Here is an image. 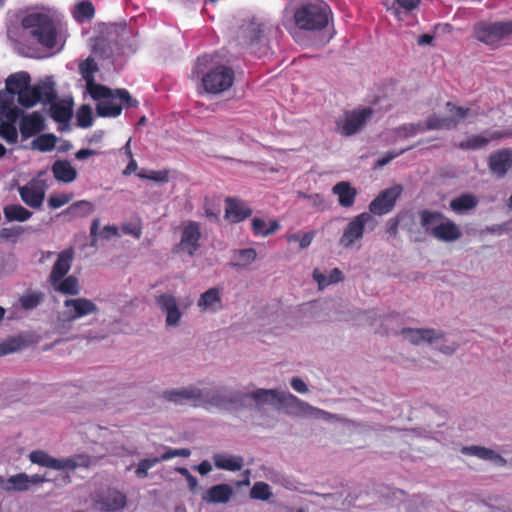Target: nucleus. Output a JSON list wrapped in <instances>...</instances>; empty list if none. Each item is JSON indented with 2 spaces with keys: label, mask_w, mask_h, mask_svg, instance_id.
I'll return each mask as SVG.
<instances>
[{
  "label": "nucleus",
  "mask_w": 512,
  "mask_h": 512,
  "mask_svg": "<svg viewBox=\"0 0 512 512\" xmlns=\"http://www.w3.org/2000/svg\"><path fill=\"white\" fill-rule=\"evenodd\" d=\"M214 465L218 469L227 471H240L244 466V460L241 456H230L226 454H215L213 456Z\"/></svg>",
  "instance_id": "nucleus-34"
},
{
  "label": "nucleus",
  "mask_w": 512,
  "mask_h": 512,
  "mask_svg": "<svg viewBox=\"0 0 512 512\" xmlns=\"http://www.w3.org/2000/svg\"><path fill=\"white\" fill-rule=\"evenodd\" d=\"M418 215L421 227L431 236L433 235V229L445 219V215L442 212L428 209L419 211Z\"/></svg>",
  "instance_id": "nucleus-33"
},
{
  "label": "nucleus",
  "mask_w": 512,
  "mask_h": 512,
  "mask_svg": "<svg viewBox=\"0 0 512 512\" xmlns=\"http://www.w3.org/2000/svg\"><path fill=\"white\" fill-rule=\"evenodd\" d=\"M251 228L255 236L267 237L276 233L280 229L277 220H271L268 224L265 220L255 217L251 221Z\"/></svg>",
  "instance_id": "nucleus-36"
},
{
  "label": "nucleus",
  "mask_w": 512,
  "mask_h": 512,
  "mask_svg": "<svg viewBox=\"0 0 512 512\" xmlns=\"http://www.w3.org/2000/svg\"><path fill=\"white\" fill-rule=\"evenodd\" d=\"M290 384H291V387L299 393H306L308 391V388H307V385L305 384V382L298 377H293L291 379Z\"/></svg>",
  "instance_id": "nucleus-62"
},
{
  "label": "nucleus",
  "mask_w": 512,
  "mask_h": 512,
  "mask_svg": "<svg viewBox=\"0 0 512 512\" xmlns=\"http://www.w3.org/2000/svg\"><path fill=\"white\" fill-rule=\"evenodd\" d=\"M313 279L318 283L319 287L330 285V282H328V277L322 274L319 269H314Z\"/></svg>",
  "instance_id": "nucleus-64"
},
{
  "label": "nucleus",
  "mask_w": 512,
  "mask_h": 512,
  "mask_svg": "<svg viewBox=\"0 0 512 512\" xmlns=\"http://www.w3.org/2000/svg\"><path fill=\"white\" fill-rule=\"evenodd\" d=\"M201 231L198 222L189 221L182 230L181 240L175 246L174 251L186 252L194 256L200 248Z\"/></svg>",
  "instance_id": "nucleus-15"
},
{
  "label": "nucleus",
  "mask_w": 512,
  "mask_h": 512,
  "mask_svg": "<svg viewBox=\"0 0 512 512\" xmlns=\"http://www.w3.org/2000/svg\"><path fill=\"white\" fill-rule=\"evenodd\" d=\"M503 136V133L500 131L491 132L489 137H485L483 135H472L460 142L458 146L462 150H476L487 146L491 140H497Z\"/></svg>",
  "instance_id": "nucleus-31"
},
{
  "label": "nucleus",
  "mask_w": 512,
  "mask_h": 512,
  "mask_svg": "<svg viewBox=\"0 0 512 512\" xmlns=\"http://www.w3.org/2000/svg\"><path fill=\"white\" fill-rule=\"evenodd\" d=\"M332 192L338 196V203L341 207L350 208L354 205L357 190L349 182H338L333 186Z\"/></svg>",
  "instance_id": "nucleus-28"
},
{
  "label": "nucleus",
  "mask_w": 512,
  "mask_h": 512,
  "mask_svg": "<svg viewBox=\"0 0 512 512\" xmlns=\"http://www.w3.org/2000/svg\"><path fill=\"white\" fill-rule=\"evenodd\" d=\"M473 35L476 40L492 48H497L501 42L512 36V20L498 22H478L474 26Z\"/></svg>",
  "instance_id": "nucleus-6"
},
{
  "label": "nucleus",
  "mask_w": 512,
  "mask_h": 512,
  "mask_svg": "<svg viewBox=\"0 0 512 512\" xmlns=\"http://www.w3.org/2000/svg\"><path fill=\"white\" fill-rule=\"evenodd\" d=\"M122 230L125 234L132 235L137 239H139L142 235V228L140 225L127 224L122 227Z\"/></svg>",
  "instance_id": "nucleus-61"
},
{
  "label": "nucleus",
  "mask_w": 512,
  "mask_h": 512,
  "mask_svg": "<svg viewBox=\"0 0 512 512\" xmlns=\"http://www.w3.org/2000/svg\"><path fill=\"white\" fill-rule=\"evenodd\" d=\"M73 197V193L52 194L48 198V206L52 209H58L68 204Z\"/></svg>",
  "instance_id": "nucleus-53"
},
{
  "label": "nucleus",
  "mask_w": 512,
  "mask_h": 512,
  "mask_svg": "<svg viewBox=\"0 0 512 512\" xmlns=\"http://www.w3.org/2000/svg\"><path fill=\"white\" fill-rule=\"evenodd\" d=\"M273 30L277 32L279 29L256 19L244 21L236 31L235 41L238 46L248 50L251 54L262 56L268 52V35Z\"/></svg>",
  "instance_id": "nucleus-2"
},
{
  "label": "nucleus",
  "mask_w": 512,
  "mask_h": 512,
  "mask_svg": "<svg viewBox=\"0 0 512 512\" xmlns=\"http://www.w3.org/2000/svg\"><path fill=\"white\" fill-rule=\"evenodd\" d=\"M41 299H42L41 293L31 292V293L24 294L20 298V303L24 309L31 310V309L36 308L40 304Z\"/></svg>",
  "instance_id": "nucleus-54"
},
{
  "label": "nucleus",
  "mask_w": 512,
  "mask_h": 512,
  "mask_svg": "<svg viewBox=\"0 0 512 512\" xmlns=\"http://www.w3.org/2000/svg\"><path fill=\"white\" fill-rule=\"evenodd\" d=\"M162 397L168 402L182 404L185 401L202 399V391L193 386L167 389L163 391Z\"/></svg>",
  "instance_id": "nucleus-26"
},
{
  "label": "nucleus",
  "mask_w": 512,
  "mask_h": 512,
  "mask_svg": "<svg viewBox=\"0 0 512 512\" xmlns=\"http://www.w3.org/2000/svg\"><path fill=\"white\" fill-rule=\"evenodd\" d=\"M74 260V249L68 248L58 254L52 270L49 275V282L55 286L69 272Z\"/></svg>",
  "instance_id": "nucleus-18"
},
{
  "label": "nucleus",
  "mask_w": 512,
  "mask_h": 512,
  "mask_svg": "<svg viewBox=\"0 0 512 512\" xmlns=\"http://www.w3.org/2000/svg\"><path fill=\"white\" fill-rule=\"evenodd\" d=\"M402 186L395 185L381 191L369 204V212L371 215H385L392 211L397 199L402 193Z\"/></svg>",
  "instance_id": "nucleus-13"
},
{
  "label": "nucleus",
  "mask_w": 512,
  "mask_h": 512,
  "mask_svg": "<svg viewBox=\"0 0 512 512\" xmlns=\"http://www.w3.org/2000/svg\"><path fill=\"white\" fill-rule=\"evenodd\" d=\"M79 71L85 80L87 90L93 99H100L110 94L111 89L107 86L96 84L94 74L98 71L97 63L92 58H88L79 65Z\"/></svg>",
  "instance_id": "nucleus-14"
},
{
  "label": "nucleus",
  "mask_w": 512,
  "mask_h": 512,
  "mask_svg": "<svg viewBox=\"0 0 512 512\" xmlns=\"http://www.w3.org/2000/svg\"><path fill=\"white\" fill-rule=\"evenodd\" d=\"M446 107L451 113V116H438L431 115L427 117L425 121V128L427 130H439V129H447L450 130L458 125V123L464 120L469 113L468 108H464L461 106H456L452 102H447Z\"/></svg>",
  "instance_id": "nucleus-11"
},
{
  "label": "nucleus",
  "mask_w": 512,
  "mask_h": 512,
  "mask_svg": "<svg viewBox=\"0 0 512 512\" xmlns=\"http://www.w3.org/2000/svg\"><path fill=\"white\" fill-rule=\"evenodd\" d=\"M257 258V253L254 248L237 249L233 251L234 262L230 263L232 267H247L252 264Z\"/></svg>",
  "instance_id": "nucleus-39"
},
{
  "label": "nucleus",
  "mask_w": 512,
  "mask_h": 512,
  "mask_svg": "<svg viewBox=\"0 0 512 512\" xmlns=\"http://www.w3.org/2000/svg\"><path fill=\"white\" fill-rule=\"evenodd\" d=\"M405 340L413 345H419L423 342L432 343L433 341L442 339L444 333L435 329L421 328H404L401 331Z\"/></svg>",
  "instance_id": "nucleus-20"
},
{
  "label": "nucleus",
  "mask_w": 512,
  "mask_h": 512,
  "mask_svg": "<svg viewBox=\"0 0 512 512\" xmlns=\"http://www.w3.org/2000/svg\"><path fill=\"white\" fill-rule=\"evenodd\" d=\"M315 237L314 231H309L305 233L302 237L299 239V246L301 249H305L312 243L313 239Z\"/></svg>",
  "instance_id": "nucleus-63"
},
{
  "label": "nucleus",
  "mask_w": 512,
  "mask_h": 512,
  "mask_svg": "<svg viewBox=\"0 0 512 512\" xmlns=\"http://www.w3.org/2000/svg\"><path fill=\"white\" fill-rule=\"evenodd\" d=\"M242 400L239 393H228L225 389L211 396L209 403L217 407H227L228 404L237 403Z\"/></svg>",
  "instance_id": "nucleus-44"
},
{
  "label": "nucleus",
  "mask_w": 512,
  "mask_h": 512,
  "mask_svg": "<svg viewBox=\"0 0 512 512\" xmlns=\"http://www.w3.org/2000/svg\"><path fill=\"white\" fill-rule=\"evenodd\" d=\"M118 228L114 225H106L100 232V237L105 240H109L113 237L118 236Z\"/></svg>",
  "instance_id": "nucleus-60"
},
{
  "label": "nucleus",
  "mask_w": 512,
  "mask_h": 512,
  "mask_svg": "<svg viewBox=\"0 0 512 512\" xmlns=\"http://www.w3.org/2000/svg\"><path fill=\"white\" fill-rule=\"evenodd\" d=\"M410 148L402 149L398 152H387L383 157L379 158L376 161V167H383L387 165L390 161L398 157L399 155L403 154L405 151L409 150Z\"/></svg>",
  "instance_id": "nucleus-59"
},
{
  "label": "nucleus",
  "mask_w": 512,
  "mask_h": 512,
  "mask_svg": "<svg viewBox=\"0 0 512 512\" xmlns=\"http://www.w3.org/2000/svg\"><path fill=\"white\" fill-rule=\"evenodd\" d=\"M76 11L79 17L83 19H91L94 16V6L89 1H82L76 5Z\"/></svg>",
  "instance_id": "nucleus-56"
},
{
  "label": "nucleus",
  "mask_w": 512,
  "mask_h": 512,
  "mask_svg": "<svg viewBox=\"0 0 512 512\" xmlns=\"http://www.w3.org/2000/svg\"><path fill=\"white\" fill-rule=\"evenodd\" d=\"M0 138L8 144H15L18 141V130L16 125L0 123Z\"/></svg>",
  "instance_id": "nucleus-50"
},
{
  "label": "nucleus",
  "mask_w": 512,
  "mask_h": 512,
  "mask_svg": "<svg viewBox=\"0 0 512 512\" xmlns=\"http://www.w3.org/2000/svg\"><path fill=\"white\" fill-rule=\"evenodd\" d=\"M21 25L41 46L52 49L56 45L57 29L53 19L44 13H30L23 17Z\"/></svg>",
  "instance_id": "nucleus-3"
},
{
  "label": "nucleus",
  "mask_w": 512,
  "mask_h": 512,
  "mask_svg": "<svg viewBox=\"0 0 512 512\" xmlns=\"http://www.w3.org/2000/svg\"><path fill=\"white\" fill-rule=\"evenodd\" d=\"M252 209L242 200L234 197L225 199V218L231 223H239L252 215Z\"/></svg>",
  "instance_id": "nucleus-19"
},
{
  "label": "nucleus",
  "mask_w": 512,
  "mask_h": 512,
  "mask_svg": "<svg viewBox=\"0 0 512 512\" xmlns=\"http://www.w3.org/2000/svg\"><path fill=\"white\" fill-rule=\"evenodd\" d=\"M22 346L21 341L9 339L0 344V357L18 351Z\"/></svg>",
  "instance_id": "nucleus-57"
},
{
  "label": "nucleus",
  "mask_w": 512,
  "mask_h": 512,
  "mask_svg": "<svg viewBox=\"0 0 512 512\" xmlns=\"http://www.w3.org/2000/svg\"><path fill=\"white\" fill-rule=\"evenodd\" d=\"M53 287L56 291L66 295H77L80 292L78 279L73 275L63 278Z\"/></svg>",
  "instance_id": "nucleus-46"
},
{
  "label": "nucleus",
  "mask_w": 512,
  "mask_h": 512,
  "mask_svg": "<svg viewBox=\"0 0 512 512\" xmlns=\"http://www.w3.org/2000/svg\"><path fill=\"white\" fill-rule=\"evenodd\" d=\"M191 451L188 448L173 449L170 447L166 448V451L160 457L145 458L140 460L135 470V474L138 478H146L148 476V470L153 468L157 463L162 461L170 460L174 457H189Z\"/></svg>",
  "instance_id": "nucleus-17"
},
{
  "label": "nucleus",
  "mask_w": 512,
  "mask_h": 512,
  "mask_svg": "<svg viewBox=\"0 0 512 512\" xmlns=\"http://www.w3.org/2000/svg\"><path fill=\"white\" fill-rule=\"evenodd\" d=\"M77 124L82 128H88L92 125V110L88 105H82L76 115Z\"/></svg>",
  "instance_id": "nucleus-52"
},
{
  "label": "nucleus",
  "mask_w": 512,
  "mask_h": 512,
  "mask_svg": "<svg viewBox=\"0 0 512 512\" xmlns=\"http://www.w3.org/2000/svg\"><path fill=\"white\" fill-rule=\"evenodd\" d=\"M64 316L69 322L98 312L97 305L87 298L66 299L64 301Z\"/></svg>",
  "instance_id": "nucleus-16"
},
{
  "label": "nucleus",
  "mask_w": 512,
  "mask_h": 512,
  "mask_svg": "<svg viewBox=\"0 0 512 512\" xmlns=\"http://www.w3.org/2000/svg\"><path fill=\"white\" fill-rule=\"evenodd\" d=\"M21 200L31 208L38 209L42 206L45 192L35 182H30L18 189Z\"/></svg>",
  "instance_id": "nucleus-24"
},
{
  "label": "nucleus",
  "mask_w": 512,
  "mask_h": 512,
  "mask_svg": "<svg viewBox=\"0 0 512 512\" xmlns=\"http://www.w3.org/2000/svg\"><path fill=\"white\" fill-rule=\"evenodd\" d=\"M127 499L125 494L118 490H109L106 495L98 501L101 510L105 512H116L123 509Z\"/></svg>",
  "instance_id": "nucleus-27"
},
{
  "label": "nucleus",
  "mask_w": 512,
  "mask_h": 512,
  "mask_svg": "<svg viewBox=\"0 0 512 512\" xmlns=\"http://www.w3.org/2000/svg\"><path fill=\"white\" fill-rule=\"evenodd\" d=\"M23 232L24 229L20 226L2 228L0 230V238L4 240H16Z\"/></svg>",
  "instance_id": "nucleus-58"
},
{
  "label": "nucleus",
  "mask_w": 512,
  "mask_h": 512,
  "mask_svg": "<svg viewBox=\"0 0 512 512\" xmlns=\"http://www.w3.org/2000/svg\"><path fill=\"white\" fill-rule=\"evenodd\" d=\"M462 453L465 455L476 456L483 460H491L502 465L506 464V460L492 449L482 446H466L462 448Z\"/></svg>",
  "instance_id": "nucleus-35"
},
{
  "label": "nucleus",
  "mask_w": 512,
  "mask_h": 512,
  "mask_svg": "<svg viewBox=\"0 0 512 512\" xmlns=\"http://www.w3.org/2000/svg\"><path fill=\"white\" fill-rule=\"evenodd\" d=\"M23 112L18 107L12 106L11 102H1L0 104V123L16 125V122L22 117Z\"/></svg>",
  "instance_id": "nucleus-42"
},
{
  "label": "nucleus",
  "mask_w": 512,
  "mask_h": 512,
  "mask_svg": "<svg viewBox=\"0 0 512 512\" xmlns=\"http://www.w3.org/2000/svg\"><path fill=\"white\" fill-rule=\"evenodd\" d=\"M419 4L420 0H394V3L390 9L397 17H399L401 10L410 12L416 9Z\"/></svg>",
  "instance_id": "nucleus-51"
},
{
  "label": "nucleus",
  "mask_w": 512,
  "mask_h": 512,
  "mask_svg": "<svg viewBox=\"0 0 512 512\" xmlns=\"http://www.w3.org/2000/svg\"><path fill=\"white\" fill-rule=\"evenodd\" d=\"M488 166L490 171L499 178L504 177L512 167V151L502 149L490 155Z\"/></svg>",
  "instance_id": "nucleus-22"
},
{
  "label": "nucleus",
  "mask_w": 512,
  "mask_h": 512,
  "mask_svg": "<svg viewBox=\"0 0 512 512\" xmlns=\"http://www.w3.org/2000/svg\"><path fill=\"white\" fill-rule=\"evenodd\" d=\"M245 396L253 399L258 406L270 404L278 410H285L287 413L304 411L306 408H309L307 403L301 401L290 392H279L275 389H256L250 394H245Z\"/></svg>",
  "instance_id": "nucleus-4"
},
{
  "label": "nucleus",
  "mask_w": 512,
  "mask_h": 512,
  "mask_svg": "<svg viewBox=\"0 0 512 512\" xmlns=\"http://www.w3.org/2000/svg\"><path fill=\"white\" fill-rule=\"evenodd\" d=\"M138 176L143 179H149L156 182L166 183L169 180V173L166 170L163 171H154L151 170L149 172L141 171Z\"/></svg>",
  "instance_id": "nucleus-55"
},
{
  "label": "nucleus",
  "mask_w": 512,
  "mask_h": 512,
  "mask_svg": "<svg viewBox=\"0 0 512 512\" xmlns=\"http://www.w3.org/2000/svg\"><path fill=\"white\" fill-rule=\"evenodd\" d=\"M56 145V137L53 134H42L33 141V146L41 152L52 151Z\"/></svg>",
  "instance_id": "nucleus-49"
},
{
  "label": "nucleus",
  "mask_w": 512,
  "mask_h": 512,
  "mask_svg": "<svg viewBox=\"0 0 512 512\" xmlns=\"http://www.w3.org/2000/svg\"><path fill=\"white\" fill-rule=\"evenodd\" d=\"M156 303L161 310L166 313V325L177 326L182 317V313L179 310L175 296L167 293L161 294L156 297Z\"/></svg>",
  "instance_id": "nucleus-21"
},
{
  "label": "nucleus",
  "mask_w": 512,
  "mask_h": 512,
  "mask_svg": "<svg viewBox=\"0 0 512 512\" xmlns=\"http://www.w3.org/2000/svg\"><path fill=\"white\" fill-rule=\"evenodd\" d=\"M424 131H427V128H425V122L406 123L397 128V134L403 138L412 137Z\"/></svg>",
  "instance_id": "nucleus-48"
},
{
  "label": "nucleus",
  "mask_w": 512,
  "mask_h": 512,
  "mask_svg": "<svg viewBox=\"0 0 512 512\" xmlns=\"http://www.w3.org/2000/svg\"><path fill=\"white\" fill-rule=\"evenodd\" d=\"M28 457L33 464L58 471H74L79 467L88 468L92 463V458L87 454H75L57 459L43 450H33Z\"/></svg>",
  "instance_id": "nucleus-5"
},
{
  "label": "nucleus",
  "mask_w": 512,
  "mask_h": 512,
  "mask_svg": "<svg viewBox=\"0 0 512 512\" xmlns=\"http://www.w3.org/2000/svg\"><path fill=\"white\" fill-rule=\"evenodd\" d=\"M30 81L31 77L27 72L22 71L11 74L6 79V90L12 96L15 94L19 96V93L24 91L30 84Z\"/></svg>",
  "instance_id": "nucleus-32"
},
{
  "label": "nucleus",
  "mask_w": 512,
  "mask_h": 512,
  "mask_svg": "<svg viewBox=\"0 0 512 512\" xmlns=\"http://www.w3.org/2000/svg\"><path fill=\"white\" fill-rule=\"evenodd\" d=\"M376 224L373 215L368 212L360 213L347 224L339 239V244L344 248L352 247L356 241L362 239L366 226L373 230Z\"/></svg>",
  "instance_id": "nucleus-10"
},
{
  "label": "nucleus",
  "mask_w": 512,
  "mask_h": 512,
  "mask_svg": "<svg viewBox=\"0 0 512 512\" xmlns=\"http://www.w3.org/2000/svg\"><path fill=\"white\" fill-rule=\"evenodd\" d=\"M432 236L438 241L450 243L459 240L462 232L455 222L445 216V219L433 229Z\"/></svg>",
  "instance_id": "nucleus-23"
},
{
  "label": "nucleus",
  "mask_w": 512,
  "mask_h": 512,
  "mask_svg": "<svg viewBox=\"0 0 512 512\" xmlns=\"http://www.w3.org/2000/svg\"><path fill=\"white\" fill-rule=\"evenodd\" d=\"M56 93L51 84H43L38 86H31L30 84L24 91H21L18 96V103L25 107L31 108L38 102L48 104L54 101Z\"/></svg>",
  "instance_id": "nucleus-12"
},
{
  "label": "nucleus",
  "mask_w": 512,
  "mask_h": 512,
  "mask_svg": "<svg viewBox=\"0 0 512 512\" xmlns=\"http://www.w3.org/2000/svg\"><path fill=\"white\" fill-rule=\"evenodd\" d=\"M3 213L7 221L24 222L32 216V212L19 204H10L3 208Z\"/></svg>",
  "instance_id": "nucleus-40"
},
{
  "label": "nucleus",
  "mask_w": 512,
  "mask_h": 512,
  "mask_svg": "<svg viewBox=\"0 0 512 512\" xmlns=\"http://www.w3.org/2000/svg\"><path fill=\"white\" fill-rule=\"evenodd\" d=\"M216 305H218V307L221 306V298L219 290L215 287H212L208 289L206 292H204L198 300V306L202 310H216Z\"/></svg>",
  "instance_id": "nucleus-41"
},
{
  "label": "nucleus",
  "mask_w": 512,
  "mask_h": 512,
  "mask_svg": "<svg viewBox=\"0 0 512 512\" xmlns=\"http://www.w3.org/2000/svg\"><path fill=\"white\" fill-rule=\"evenodd\" d=\"M44 119L39 112H32L31 114L22 115L19 131L23 139H28L42 130H44Z\"/></svg>",
  "instance_id": "nucleus-25"
},
{
  "label": "nucleus",
  "mask_w": 512,
  "mask_h": 512,
  "mask_svg": "<svg viewBox=\"0 0 512 512\" xmlns=\"http://www.w3.org/2000/svg\"><path fill=\"white\" fill-rule=\"evenodd\" d=\"M96 112L101 117H117L121 114L123 107H137L139 102L132 98L128 90L115 89L108 96L97 99Z\"/></svg>",
  "instance_id": "nucleus-7"
},
{
  "label": "nucleus",
  "mask_w": 512,
  "mask_h": 512,
  "mask_svg": "<svg viewBox=\"0 0 512 512\" xmlns=\"http://www.w3.org/2000/svg\"><path fill=\"white\" fill-rule=\"evenodd\" d=\"M50 116L59 123H67L73 114L72 105L68 102H50Z\"/></svg>",
  "instance_id": "nucleus-37"
},
{
  "label": "nucleus",
  "mask_w": 512,
  "mask_h": 512,
  "mask_svg": "<svg viewBox=\"0 0 512 512\" xmlns=\"http://www.w3.org/2000/svg\"><path fill=\"white\" fill-rule=\"evenodd\" d=\"M272 496L270 486L262 481L254 483L250 490V498L267 501Z\"/></svg>",
  "instance_id": "nucleus-47"
},
{
  "label": "nucleus",
  "mask_w": 512,
  "mask_h": 512,
  "mask_svg": "<svg viewBox=\"0 0 512 512\" xmlns=\"http://www.w3.org/2000/svg\"><path fill=\"white\" fill-rule=\"evenodd\" d=\"M201 80L207 93L220 94L231 88L235 80V73L232 68L219 65L205 73Z\"/></svg>",
  "instance_id": "nucleus-8"
},
{
  "label": "nucleus",
  "mask_w": 512,
  "mask_h": 512,
  "mask_svg": "<svg viewBox=\"0 0 512 512\" xmlns=\"http://www.w3.org/2000/svg\"><path fill=\"white\" fill-rule=\"evenodd\" d=\"M332 18L330 6L322 0H305L294 7L295 26L304 31H321Z\"/></svg>",
  "instance_id": "nucleus-1"
},
{
  "label": "nucleus",
  "mask_w": 512,
  "mask_h": 512,
  "mask_svg": "<svg viewBox=\"0 0 512 512\" xmlns=\"http://www.w3.org/2000/svg\"><path fill=\"white\" fill-rule=\"evenodd\" d=\"M2 488L7 491H26L29 489L28 475L19 473L10 476L2 485Z\"/></svg>",
  "instance_id": "nucleus-43"
},
{
  "label": "nucleus",
  "mask_w": 512,
  "mask_h": 512,
  "mask_svg": "<svg viewBox=\"0 0 512 512\" xmlns=\"http://www.w3.org/2000/svg\"><path fill=\"white\" fill-rule=\"evenodd\" d=\"M233 495V489L228 484H217L210 487L202 496V500L207 503H227Z\"/></svg>",
  "instance_id": "nucleus-29"
},
{
  "label": "nucleus",
  "mask_w": 512,
  "mask_h": 512,
  "mask_svg": "<svg viewBox=\"0 0 512 512\" xmlns=\"http://www.w3.org/2000/svg\"><path fill=\"white\" fill-rule=\"evenodd\" d=\"M51 171L54 178L63 183L73 182L77 177L76 169L67 160H57L53 163Z\"/></svg>",
  "instance_id": "nucleus-30"
},
{
  "label": "nucleus",
  "mask_w": 512,
  "mask_h": 512,
  "mask_svg": "<svg viewBox=\"0 0 512 512\" xmlns=\"http://www.w3.org/2000/svg\"><path fill=\"white\" fill-rule=\"evenodd\" d=\"M478 204L476 196L470 193H465L451 200L450 208L456 213H464L468 210L475 208Z\"/></svg>",
  "instance_id": "nucleus-38"
},
{
  "label": "nucleus",
  "mask_w": 512,
  "mask_h": 512,
  "mask_svg": "<svg viewBox=\"0 0 512 512\" xmlns=\"http://www.w3.org/2000/svg\"><path fill=\"white\" fill-rule=\"evenodd\" d=\"M374 110L370 107L345 111L336 121L337 131L343 136H352L359 133L366 122L372 117Z\"/></svg>",
  "instance_id": "nucleus-9"
},
{
  "label": "nucleus",
  "mask_w": 512,
  "mask_h": 512,
  "mask_svg": "<svg viewBox=\"0 0 512 512\" xmlns=\"http://www.w3.org/2000/svg\"><path fill=\"white\" fill-rule=\"evenodd\" d=\"M94 211V205L87 200H79L72 203L66 210L65 213L72 217H87Z\"/></svg>",
  "instance_id": "nucleus-45"
}]
</instances>
